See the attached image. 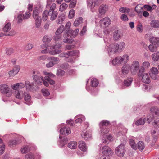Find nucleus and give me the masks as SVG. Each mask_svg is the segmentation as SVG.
Segmentation results:
<instances>
[{"label": "nucleus", "mask_w": 159, "mask_h": 159, "mask_svg": "<svg viewBox=\"0 0 159 159\" xmlns=\"http://www.w3.org/2000/svg\"><path fill=\"white\" fill-rule=\"evenodd\" d=\"M102 151L103 154L106 156H111L113 153L111 148L107 146H104L102 148Z\"/></svg>", "instance_id": "nucleus-7"}, {"label": "nucleus", "mask_w": 159, "mask_h": 159, "mask_svg": "<svg viewBox=\"0 0 159 159\" xmlns=\"http://www.w3.org/2000/svg\"><path fill=\"white\" fill-rule=\"evenodd\" d=\"M137 30L139 32H142L143 30V26L141 24H139L137 27Z\"/></svg>", "instance_id": "nucleus-62"}, {"label": "nucleus", "mask_w": 159, "mask_h": 159, "mask_svg": "<svg viewBox=\"0 0 159 159\" xmlns=\"http://www.w3.org/2000/svg\"><path fill=\"white\" fill-rule=\"evenodd\" d=\"M108 124V122L105 121H102L100 123L99 125L101 128L105 127L106 129V133H108L109 131V129L107 126Z\"/></svg>", "instance_id": "nucleus-27"}, {"label": "nucleus", "mask_w": 159, "mask_h": 159, "mask_svg": "<svg viewBox=\"0 0 159 159\" xmlns=\"http://www.w3.org/2000/svg\"><path fill=\"white\" fill-rule=\"evenodd\" d=\"M90 84L92 87H96L98 84V81L97 79L92 78L90 79Z\"/></svg>", "instance_id": "nucleus-30"}, {"label": "nucleus", "mask_w": 159, "mask_h": 159, "mask_svg": "<svg viewBox=\"0 0 159 159\" xmlns=\"http://www.w3.org/2000/svg\"><path fill=\"white\" fill-rule=\"evenodd\" d=\"M120 56H118L115 58L112 61V64L114 65H120L121 64Z\"/></svg>", "instance_id": "nucleus-26"}, {"label": "nucleus", "mask_w": 159, "mask_h": 159, "mask_svg": "<svg viewBox=\"0 0 159 159\" xmlns=\"http://www.w3.org/2000/svg\"><path fill=\"white\" fill-rule=\"evenodd\" d=\"M120 58L121 64H125L129 60V57L127 54H125L122 57L120 56Z\"/></svg>", "instance_id": "nucleus-32"}, {"label": "nucleus", "mask_w": 159, "mask_h": 159, "mask_svg": "<svg viewBox=\"0 0 159 159\" xmlns=\"http://www.w3.org/2000/svg\"><path fill=\"white\" fill-rule=\"evenodd\" d=\"M41 93L44 96H47L49 95L50 93L48 89L46 88L43 89L41 90Z\"/></svg>", "instance_id": "nucleus-50"}, {"label": "nucleus", "mask_w": 159, "mask_h": 159, "mask_svg": "<svg viewBox=\"0 0 159 159\" xmlns=\"http://www.w3.org/2000/svg\"><path fill=\"white\" fill-rule=\"evenodd\" d=\"M14 95L16 98L20 99H22L23 97V92L20 90H16Z\"/></svg>", "instance_id": "nucleus-23"}, {"label": "nucleus", "mask_w": 159, "mask_h": 159, "mask_svg": "<svg viewBox=\"0 0 159 159\" xmlns=\"http://www.w3.org/2000/svg\"><path fill=\"white\" fill-rule=\"evenodd\" d=\"M146 120L144 118H141L139 119L135 123V124L137 125H144L145 123Z\"/></svg>", "instance_id": "nucleus-41"}, {"label": "nucleus", "mask_w": 159, "mask_h": 159, "mask_svg": "<svg viewBox=\"0 0 159 159\" xmlns=\"http://www.w3.org/2000/svg\"><path fill=\"white\" fill-rule=\"evenodd\" d=\"M150 66V63L148 61L144 62L142 64V66L140 68L139 72V73L144 72Z\"/></svg>", "instance_id": "nucleus-13"}, {"label": "nucleus", "mask_w": 159, "mask_h": 159, "mask_svg": "<svg viewBox=\"0 0 159 159\" xmlns=\"http://www.w3.org/2000/svg\"><path fill=\"white\" fill-rule=\"evenodd\" d=\"M29 151V148L28 147L25 146L22 148L21 149V151L22 153H26Z\"/></svg>", "instance_id": "nucleus-59"}, {"label": "nucleus", "mask_w": 159, "mask_h": 159, "mask_svg": "<svg viewBox=\"0 0 159 159\" xmlns=\"http://www.w3.org/2000/svg\"><path fill=\"white\" fill-rule=\"evenodd\" d=\"M0 92L3 95L9 97L11 96L13 93L12 90L6 84L0 85Z\"/></svg>", "instance_id": "nucleus-3"}, {"label": "nucleus", "mask_w": 159, "mask_h": 159, "mask_svg": "<svg viewBox=\"0 0 159 159\" xmlns=\"http://www.w3.org/2000/svg\"><path fill=\"white\" fill-rule=\"evenodd\" d=\"M142 81L146 84H149L150 82V79L148 73H144L143 74Z\"/></svg>", "instance_id": "nucleus-21"}, {"label": "nucleus", "mask_w": 159, "mask_h": 159, "mask_svg": "<svg viewBox=\"0 0 159 159\" xmlns=\"http://www.w3.org/2000/svg\"><path fill=\"white\" fill-rule=\"evenodd\" d=\"M77 1L76 0H72L69 4V7L70 8H74L75 6Z\"/></svg>", "instance_id": "nucleus-57"}, {"label": "nucleus", "mask_w": 159, "mask_h": 159, "mask_svg": "<svg viewBox=\"0 0 159 159\" xmlns=\"http://www.w3.org/2000/svg\"><path fill=\"white\" fill-rule=\"evenodd\" d=\"M50 13L48 12V10H45L43 13V20L44 21H46L47 20L48 18V13Z\"/></svg>", "instance_id": "nucleus-56"}, {"label": "nucleus", "mask_w": 159, "mask_h": 159, "mask_svg": "<svg viewBox=\"0 0 159 159\" xmlns=\"http://www.w3.org/2000/svg\"><path fill=\"white\" fill-rule=\"evenodd\" d=\"M149 41L153 44H157L159 41V38L151 35L150 36Z\"/></svg>", "instance_id": "nucleus-31"}, {"label": "nucleus", "mask_w": 159, "mask_h": 159, "mask_svg": "<svg viewBox=\"0 0 159 159\" xmlns=\"http://www.w3.org/2000/svg\"><path fill=\"white\" fill-rule=\"evenodd\" d=\"M50 16V20L52 21L54 20L57 17L58 15V12L56 11H53L52 13H49Z\"/></svg>", "instance_id": "nucleus-34"}, {"label": "nucleus", "mask_w": 159, "mask_h": 159, "mask_svg": "<svg viewBox=\"0 0 159 159\" xmlns=\"http://www.w3.org/2000/svg\"><path fill=\"white\" fill-rule=\"evenodd\" d=\"M76 117L77 119L75 120V122L76 123H81L83 121H84L85 120V117L84 116L82 115H79L77 116Z\"/></svg>", "instance_id": "nucleus-37"}, {"label": "nucleus", "mask_w": 159, "mask_h": 159, "mask_svg": "<svg viewBox=\"0 0 159 159\" xmlns=\"http://www.w3.org/2000/svg\"><path fill=\"white\" fill-rule=\"evenodd\" d=\"M48 59H50L52 60V62L54 63V65L58 63L59 61V58L57 57H52L50 58H48Z\"/></svg>", "instance_id": "nucleus-54"}, {"label": "nucleus", "mask_w": 159, "mask_h": 159, "mask_svg": "<svg viewBox=\"0 0 159 159\" xmlns=\"http://www.w3.org/2000/svg\"><path fill=\"white\" fill-rule=\"evenodd\" d=\"M79 31V29H77L75 30H74L73 32L72 33L70 32L68 33L69 35H67V34H65L64 36L65 38L68 37L69 36H70L71 39L67 38V39H63V42L66 43H71L73 42V40L72 39L75 36H76L78 34V32Z\"/></svg>", "instance_id": "nucleus-4"}, {"label": "nucleus", "mask_w": 159, "mask_h": 159, "mask_svg": "<svg viewBox=\"0 0 159 159\" xmlns=\"http://www.w3.org/2000/svg\"><path fill=\"white\" fill-rule=\"evenodd\" d=\"M120 18L123 21H127L128 20L127 16L125 14H122Z\"/></svg>", "instance_id": "nucleus-61"}, {"label": "nucleus", "mask_w": 159, "mask_h": 159, "mask_svg": "<svg viewBox=\"0 0 159 159\" xmlns=\"http://www.w3.org/2000/svg\"><path fill=\"white\" fill-rule=\"evenodd\" d=\"M130 70L131 71L130 66L128 64L124 65L121 69L122 72L124 74H128Z\"/></svg>", "instance_id": "nucleus-19"}, {"label": "nucleus", "mask_w": 159, "mask_h": 159, "mask_svg": "<svg viewBox=\"0 0 159 159\" xmlns=\"http://www.w3.org/2000/svg\"><path fill=\"white\" fill-rule=\"evenodd\" d=\"M108 10V6L107 5H102L99 7V12L102 14H105Z\"/></svg>", "instance_id": "nucleus-22"}, {"label": "nucleus", "mask_w": 159, "mask_h": 159, "mask_svg": "<svg viewBox=\"0 0 159 159\" xmlns=\"http://www.w3.org/2000/svg\"><path fill=\"white\" fill-rule=\"evenodd\" d=\"M139 67V62L137 61H134L130 66L132 74H136L137 72Z\"/></svg>", "instance_id": "nucleus-8"}, {"label": "nucleus", "mask_w": 159, "mask_h": 159, "mask_svg": "<svg viewBox=\"0 0 159 159\" xmlns=\"http://www.w3.org/2000/svg\"><path fill=\"white\" fill-rule=\"evenodd\" d=\"M24 95L25 103L28 105L31 104L32 102L31 100V97L29 93L27 92H25L24 93Z\"/></svg>", "instance_id": "nucleus-16"}, {"label": "nucleus", "mask_w": 159, "mask_h": 159, "mask_svg": "<svg viewBox=\"0 0 159 159\" xmlns=\"http://www.w3.org/2000/svg\"><path fill=\"white\" fill-rule=\"evenodd\" d=\"M136 146L137 147V148L140 151H143L145 147L143 142L141 141L139 142Z\"/></svg>", "instance_id": "nucleus-33"}, {"label": "nucleus", "mask_w": 159, "mask_h": 159, "mask_svg": "<svg viewBox=\"0 0 159 159\" xmlns=\"http://www.w3.org/2000/svg\"><path fill=\"white\" fill-rule=\"evenodd\" d=\"M68 147L71 149H75L77 148V143L75 141H71L68 143Z\"/></svg>", "instance_id": "nucleus-28"}, {"label": "nucleus", "mask_w": 159, "mask_h": 159, "mask_svg": "<svg viewBox=\"0 0 159 159\" xmlns=\"http://www.w3.org/2000/svg\"><path fill=\"white\" fill-rule=\"evenodd\" d=\"M79 54V51L77 50L69 51L67 53H63L60 55V57H65L68 58L69 56H78Z\"/></svg>", "instance_id": "nucleus-10"}, {"label": "nucleus", "mask_w": 159, "mask_h": 159, "mask_svg": "<svg viewBox=\"0 0 159 159\" xmlns=\"http://www.w3.org/2000/svg\"><path fill=\"white\" fill-rule=\"evenodd\" d=\"M125 152L124 146L123 144H120L117 147L115 150L116 154L119 157H123Z\"/></svg>", "instance_id": "nucleus-5"}, {"label": "nucleus", "mask_w": 159, "mask_h": 159, "mask_svg": "<svg viewBox=\"0 0 159 159\" xmlns=\"http://www.w3.org/2000/svg\"><path fill=\"white\" fill-rule=\"evenodd\" d=\"M119 47L117 46V44L115 43L114 44H111L108 48L109 52L113 53L116 52L117 50H118Z\"/></svg>", "instance_id": "nucleus-14"}, {"label": "nucleus", "mask_w": 159, "mask_h": 159, "mask_svg": "<svg viewBox=\"0 0 159 159\" xmlns=\"http://www.w3.org/2000/svg\"><path fill=\"white\" fill-rule=\"evenodd\" d=\"M68 7V5L65 3H63L60 5L59 7V11H64Z\"/></svg>", "instance_id": "nucleus-47"}, {"label": "nucleus", "mask_w": 159, "mask_h": 159, "mask_svg": "<svg viewBox=\"0 0 159 159\" xmlns=\"http://www.w3.org/2000/svg\"><path fill=\"white\" fill-rule=\"evenodd\" d=\"M129 143L133 149L134 150H136L137 149V147L134 140L130 139L129 141Z\"/></svg>", "instance_id": "nucleus-44"}, {"label": "nucleus", "mask_w": 159, "mask_h": 159, "mask_svg": "<svg viewBox=\"0 0 159 159\" xmlns=\"http://www.w3.org/2000/svg\"><path fill=\"white\" fill-rule=\"evenodd\" d=\"M122 36V34L119 33L118 30H116L114 32L113 38L115 40H117L120 38Z\"/></svg>", "instance_id": "nucleus-42"}, {"label": "nucleus", "mask_w": 159, "mask_h": 159, "mask_svg": "<svg viewBox=\"0 0 159 159\" xmlns=\"http://www.w3.org/2000/svg\"><path fill=\"white\" fill-rule=\"evenodd\" d=\"M33 77L34 81L37 82L39 79V72L36 70H34L32 71Z\"/></svg>", "instance_id": "nucleus-25"}, {"label": "nucleus", "mask_w": 159, "mask_h": 159, "mask_svg": "<svg viewBox=\"0 0 159 159\" xmlns=\"http://www.w3.org/2000/svg\"><path fill=\"white\" fill-rule=\"evenodd\" d=\"M31 16V13L30 12H26L25 15H23L21 14L18 15V22H20L23 19H27L29 18Z\"/></svg>", "instance_id": "nucleus-15"}, {"label": "nucleus", "mask_w": 159, "mask_h": 159, "mask_svg": "<svg viewBox=\"0 0 159 159\" xmlns=\"http://www.w3.org/2000/svg\"><path fill=\"white\" fill-rule=\"evenodd\" d=\"M25 87L27 90H30L32 88V85L28 81H26L25 82Z\"/></svg>", "instance_id": "nucleus-55"}, {"label": "nucleus", "mask_w": 159, "mask_h": 159, "mask_svg": "<svg viewBox=\"0 0 159 159\" xmlns=\"http://www.w3.org/2000/svg\"><path fill=\"white\" fill-rule=\"evenodd\" d=\"M51 40V38L47 36H44L43 39V42L44 43L49 42Z\"/></svg>", "instance_id": "nucleus-60"}, {"label": "nucleus", "mask_w": 159, "mask_h": 159, "mask_svg": "<svg viewBox=\"0 0 159 159\" xmlns=\"http://www.w3.org/2000/svg\"><path fill=\"white\" fill-rule=\"evenodd\" d=\"M11 28V24L8 23L5 25L3 28V30L5 32H7L10 30Z\"/></svg>", "instance_id": "nucleus-46"}, {"label": "nucleus", "mask_w": 159, "mask_h": 159, "mask_svg": "<svg viewBox=\"0 0 159 159\" xmlns=\"http://www.w3.org/2000/svg\"><path fill=\"white\" fill-rule=\"evenodd\" d=\"M20 69V66L18 65H16L13 68V70L10 71L9 72V74L10 76H13L15 75L19 71Z\"/></svg>", "instance_id": "nucleus-18"}, {"label": "nucleus", "mask_w": 159, "mask_h": 159, "mask_svg": "<svg viewBox=\"0 0 159 159\" xmlns=\"http://www.w3.org/2000/svg\"><path fill=\"white\" fill-rule=\"evenodd\" d=\"M133 81V80L132 78H130L127 80L124 81V84L126 86H129L131 84L132 82Z\"/></svg>", "instance_id": "nucleus-53"}, {"label": "nucleus", "mask_w": 159, "mask_h": 159, "mask_svg": "<svg viewBox=\"0 0 159 159\" xmlns=\"http://www.w3.org/2000/svg\"><path fill=\"white\" fill-rule=\"evenodd\" d=\"M135 10L137 13H140L143 11V7L141 4L137 5L135 7Z\"/></svg>", "instance_id": "nucleus-38"}, {"label": "nucleus", "mask_w": 159, "mask_h": 159, "mask_svg": "<svg viewBox=\"0 0 159 159\" xmlns=\"http://www.w3.org/2000/svg\"><path fill=\"white\" fill-rule=\"evenodd\" d=\"M64 29V27L63 25L60 26L57 29L56 32V35L54 38V39L55 40H57L61 38V34L63 31Z\"/></svg>", "instance_id": "nucleus-12"}, {"label": "nucleus", "mask_w": 159, "mask_h": 159, "mask_svg": "<svg viewBox=\"0 0 159 159\" xmlns=\"http://www.w3.org/2000/svg\"><path fill=\"white\" fill-rule=\"evenodd\" d=\"M35 19L36 25L37 27H38L41 25V17H38V18Z\"/></svg>", "instance_id": "nucleus-52"}, {"label": "nucleus", "mask_w": 159, "mask_h": 159, "mask_svg": "<svg viewBox=\"0 0 159 159\" xmlns=\"http://www.w3.org/2000/svg\"><path fill=\"white\" fill-rule=\"evenodd\" d=\"M61 46L60 45H57L55 46H51L45 49L42 50L41 53L43 54L48 52L50 54L54 55L61 52Z\"/></svg>", "instance_id": "nucleus-2"}, {"label": "nucleus", "mask_w": 159, "mask_h": 159, "mask_svg": "<svg viewBox=\"0 0 159 159\" xmlns=\"http://www.w3.org/2000/svg\"><path fill=\"white\" fill-rule=\"evenodd\" d=\"M154 125L156 128H159V118H157L155 120Z\"/></svg>", "instance_id": "nucleus-63"}, {"label": "nucleus", "mask_w": 159, "mask_h": 159, "mask_svg": "<svg viewBox=\"0 0 159 159\" xmlns=\"http://www.w3.org/2000/svg\"><path fill=\"white\" fill-rule=\"evenodd\" d=\"M78 147L83 152L86 151L87 149L85 143L83 141H80L79 142Z\"/></svg>", "instance_id": "nucleus-24"}, {"label": "nucleus", "mask_w": 159, "mask_h": 159, "mask_svg": "<svg viewBox=\"0 0 159 159\" xmlns=\"http://www.w3.org/2000/svg\"><path fill=\"white\" fill-rule=\"evenodd\" d=\"M158 72V70L157 68L153 67L151 68L149 74L152 79L155 80L157 79V75Z\"/></svg>", "instance_id": "nucleus-9"}, {"label": "nucleus", "mask_w": 159, "mask_h": 159, "mask_svg": "<svg viewBox=\"0 0 159 159\" xmlns=\"http://www.w3.org/2000/svg\"><path fill=\"white\" fill-rule=\"evenodd\" d=\"M151 25L152 27L155 28L159 27V21L157 20H153L151 21Z\"/></svg>", "instance_id": "nucleus-40"}, {"label": "nucleus", "mask_w": 159, "mask_h": 159, "mask_svg": "<svg viewBox=\"0 0 159 159\" xmlns=\"http://www.w3.org/2000/svg\"><path fill=\"white\" fill-rule=\"evenodd\" d=\"M150 111L152 115V116L147 118V121H148V123H150L154 117V116L153 115L154 114L159 116V108H158L157 107H152L150 109Z\"/></svg>", "instance_id": "nucleus-6"}, {"label": "nucleus", "mask_w": 159, "mask_h": 159, "mask_svg": "<svg viewBox=\"0 0 159 159\" xmlns=\"http://www.w3.org/2000/svg\"><path fill=\"white\" fill-rule=\"evenodd\" d=\"M25 157L27 159H33L34 157L32 153H30L25 155Z\"/></svg>", "instance_id": "nucleus-64"}, {"label": "nucleus", "mask_w": 159, "mask_h": 159, "mask_svg": "<svg viewBox=\"0 0 159 159\" xmlns=\"http://www.w3.org/2000/svg\"><path fill=\"white\" fill-rule=\"evenodd\" d=\"M43 75L45 76L44 78L43 77L41 76L40 77L41 79L42 80L44 85L48 87L49 86L48 83L51 85H53L55 83L54 81L51 79V78H53L54 75L52 74L51 73H48L47 72H43Z\"/></svg>", "instance_id": "nucleus-1"}, {"label": "nucleus", "mask_w": 159, "mask_h": 159, "mask_svg": "<svg viewBox=\"0 0 159 159\" xmlns=\"http://www.w3.org/2000/svg\"><path fill=\"white\" fill-rule=\"evenodd\" d=\"M151 57L154 61H159V52L153 54L151 56Z\"/></svg>", "instance_id": "nucleus-35"}, {"label": "nucleus", "mask_w": 159, "mask_h": 159, "mask_svg": "<svg viewBox=\"0 0 159 159\" xmlns=\"http://www.w3.org/2000/svg\"><path fill=\"white\" fill-rule=\"evenodd\" d=\"M94 0H87V1L88 6L90 7L93 12L96 10L97 6L95 2H94Z\"/></svg>", "instance_id": "nucleus-17"}, {"label": "nucleus", "mask_w": 159, "mask_h": 159, "mask_svg": "<svg viewBox=\"0 0 159 159\" xmlns=\"http://www.w3.org/2000/svg\"><path fill=\"white\" fill-rule=\"evenodd\" d=\"M75 11L73 9H71L69 13V14L68 15V17L69 19H72L73 18L75 15Z\"/></svg>", "instance_id": "nucleus-48"}, {"label": "nucleus", "mask_w": 159, "mask_h": 159, "mask_svg": "<svg viewBox=\"0 0 159 159\" xmlns=\"http://www.w3.org/2000/svg\"><path fill=\"white\" fill-rule=\"evenodd\" d=\"M60 132L61 134L67 135L71 133V130L69 127H64L60 129Z\"/></svg>", "instance_id": "nucleus-20"}, {"label": "nucleus", "mask_w": 159, "mask_h": 159, "mask_svg": "<svg viewBox=\"0 0 159 159\" xmlns=\"http://www.w3.org/2000/svg\"><path fill=\"white\" fill-rule=\"evenodd\" d=\"M38 10L36 9H34L33 11V17L35 19L38 18V17H39L38 16Z\"/></svg>", "instance_id": "nucleus-58"}, {"label": "nucleus", "mask_w": 159, "mask_h": 159, "mask_svg": "<svg viewBox=\"0 0 159 159\" xmlns=\"http://www.w3.org/2000/svg\"><path fill=\"white\" fill-rule=\"evenodd\" d=\"M65 15L62 14L58 17L57 20V21L58 24H61L65 19Z\"/></svg>", "instance_id": "nucleus-45"}, {"label": "nucleus", "mask_w": 159, "mask_h": 159, "mask_svg": "<svg viewBox=\"0 0 159 159\" xmlns=\"http://www.w3.org/2000/svg\"><path fill=\"white\" fill-rule=\"evenodd\" d=\"M143 7L147 11L151 12L156 8L157 6L155 4L153 5L152 6L146 5L144 6Z\"/></svg>", "instance_id": "nucleus-29"}, {"label": "nucleus", "mask_w": 159, "mask_h": 159, "mask_svg": "<svg viewBox=\"0 0 159 159\" xmlns=\"http://www.w3.org/2000/svg\"><path fill=\"white\" fill-rule=\"evenodd\" d=\"M150 51L152 52H155L157 50V44H152L150 45L148 47Z\"/></svg>", "instance_id": "nucleus-36"}, {"label": "nucleus", "mask_w": 159, "mask_h": 159, "mask_svg": "<svg viewBox=\"0 0 159 159\" xmlns=\"http://www.w3.org/2000/svg\"><path fill=\"white\" fill-rule=\"evenodd\" d=\"M71 25V23L70 22H67L65 26V29L68 30V31L66 34H67V35H69L68 33L71 32L72 31L71 29H70V27Z\"/></svg>", "instance_id": "nucleus-43"}, {"label": "nucleus", "mask_w": 159, "mask_h": 159, "mask_svg": "<svg viewBox=\"0 0 159 159\" xmlns=\"http://www.w3.org/2000/svg\"><path fill=\"white\" fill-rule=\"evenodd\" d=\"M83 18L82 17H79L76 19L74 23V25L75 26H78L80 23L82 22Z\"/></svg>", "instance_id": "nucleus-39"}, {"label": "nucleus", "mask_w": 159, "mask_h": 159, "mask_svg": "<svg viewBox=\"0 0 159 159\" xmlns=\"http://www.w3.org/2000/svg\"><path fill=\"white\" fill-rule=\"evenodd\" d=\"M130 9L126 7H122L119 9V11L122 13H128L130 11Z\"/></svg>", "instance_id": "nucleus-51"}, {"label": "nucleus", "mask_w": 159, "mask_h": 159, "mask_svg": "<svg viewBox=\"0 0 159 159\" xmlns=\"http://www.w3.org/2000/svg\"><path fill=\"white\" fill-rule=\"evenodd\" d=\"M2 141L0 138V155L2 154L5 150V145L2 143Z\"/></svg>", "instance_id": "nucleus-49"}, {"label": "nucleus", "mask_w": 159, "mask_h": 159, "mask_svg": "<svg viewBox=\"0 0 159 159\" xmlns=\"http://www.w3.org/2000/svg\"><path fill=\"white\" fill-rule=\"evenodd\" d=\"M100 22L102 26L106 27H108L110 25L111 21L109 18L108 17H106L102 19Z\"/></svg>", "instance_id": "nucleus-11"}]
</instances>
